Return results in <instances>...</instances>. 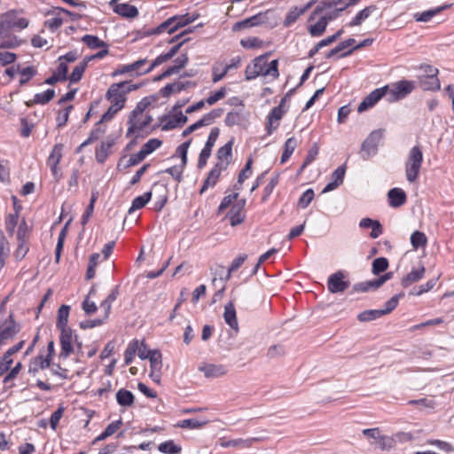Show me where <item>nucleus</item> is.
Wrapping results in <instances>:
<instances>
[{
  "instance_id": "1",
  "label": "nucleus",
  "mask_w": 454,
  "mask_h": 454,
  "mask_svg": "<svg viewBox=\"0 0 454 454\" xmlns=\"http://www.w3.org/2000/svg\"><path fill=\"white\" fill-rule=\"evenodd\" d=\"M278 64L277 59L268 63V55L259 56L251 64L247 66L245 71L246 80L250 81L261 75L277 78L279 74Z\"/></svg>"
},
{
  "instance_id": "2",
  "label": "nucleus",
  "mask_w": 454,
  "mask_h": 454,
  "mask_svg": "<svg viewBox=\"0 0 454 454\" xmlns=\"http://www.w3.org/2000/svg\"><path fill=\"white\" fill-rule=\"evenodd\" d=\"M22 10H10L0 15V34L3 35H7L12 29L21 30L27 27L28 20L20 17L22 14Z\"/></svg>"
},
{
  "instance_id": "3",
  "label": "nucleus",
  "mask_w": 454,
  "mask_h": 454,
  "mask_svg": "<svg viewBox=\"0 0 454 454\" xmlns=\"http://www.w3.org/2000/svg\"><path fill=\"white\" fill-rule=\"evenodd\" d=\"M423 162V153L419 146H413L405 162V177L409 183L417 181Z\"/></svg>"
},
{
  "instance_id": "4",
  "label": "nucleus",
  "mask_w": 454,
  "mask_h": 454,
  "mask_svg": "<svg viewBox=\"0 0 454 454\" xmlns=\"http://www.w3.org/2000/svg\"><path fill=\"white\" fill-rule=\"evenodd\" d=\"M415 89L413 81L402 80L393 83L387 91L388 101L394 102L404 98Z\"/></svg>"
},
{
  "instance_id": "5",
  "label": "nucleus",
  "mask_w": 454,
  "mask_h": 454,
  "mask_svg": "<svg viewBox=\"0 0 454 454\" xmlns=\"http://www.w3.org/2000/svg\"><path fill=\"white\" fill-rule=\"evenodd\" d=\"M129 86L126 91H130L137 89L136 85H129L128 82L115 83L110 86L106 92V98L111 102L114 107L121 110L124 107L125 104V91L121 90V87Z\"/></svg>"
},
{
  "instance_id": "6",
  "label": "nucleus",
  "mask_w": 454,
  "mask_h": 454,
  "mask_svg": "<svg viewBox=\"0 0 454 454\" xmlns=\"http://www.w3.org/2000/svg\"><path fill=\"white\" fill-rule=\"evenodd\" d=\"M382 137L381 130L372 131L363 142L360 151V156L363 160H368L374 156L378 152V145Z\"/></svg>"
},
{
  "instance_id": "7",
  "label": "nucleus",
  "mask_w": 454,
  "mask_h": 454,
  "mask_svg": "<svg viewBox=\"0 0 454 454\" xmlns=\"http://www.w3.org/2000/svg\"><path fill=\"white\" fill-rule=\"evenodd\" d=\"M60 346L61 350L59 356L66 359L74 350L73 344L75 342L78 346L81 343L78 342V338L73 333L70 328L60 329Z\"/></svg>"
},
{
  "instance_id": "8",
  "label": "nucleus",
  "mask_w": 454,
  "mask_h": 454,
  "mask_svg": "<svg viewBox=\"0 0 454 454\" xmlns=\"http://www.w3.org/2000/svg\"><path fill=\"white\" fill-rule=\"evenodd\" d=\"M20 332V325L13 320L10 315L3 324L0 325V341L5 345L10 340Z\"/></svg>"
},
{
  "instance_id": "9",
  "label": "nucleus",
  "mask_w": 454,
  "mask_h": 454,
  "mask_svg": "<svg viewBox=\"0 0 454 454\" xmlns=\"http://www.w3.org/2000/svg\"><path fill=\"white\" fill-rule=\"evenodd\" d=\"M221 114H222V110L221 109H214V110H212L211 112H209L207 114H205L201 119L197 121L195 123H193V124L190 125L189 127H187L183 131L182 136L183 137H187L188 135H190L193 131L197 130L198 129H200L201 127H204V126L210 125L211 123L214 122V121L216 118L220 117Z\"/></svg>"
},
{
  "instance_id": "10",
  "label": "nucleus",
  "mask_w": 454,
  "mask_h": 454,
  "mask_svg": "<svg viewBox=\"0 0 454 454\" xmlns=\"http://www.w3.org/2000/svg\"><path fill=\"white\" fill-rule=\"evenodd\" d=\"M328 290L332 294L343 293L350 286V283L345 280V275L342 271L332 274L327 281Z\"/></svg>"
},
{
  "instance_id": "11",
  "label": "nucleus",
  "mask_w": 454,
  "mask_h": 454,
  "mask_svg": "<svg viewBox=\"0 0 454 454\" xmlns=\"http://www.w3.org/2000/svg\"><path fill=\"white\" fill-rule=\"evenodd\" d=\"M388 90V86H384L382 88L376 89L372 90L365 98L359 104L357 107V111L359 113H363L367 109L372 107L376 103H378L385 95H387V91Z\"/></svg>"
},
{
  "instance_id": "12",
  "label": "nucleus",
  "mask_w": 454,
  "mask_h": 454,
  "mask_svg": "<svg viewBox=\"0 0 454 454\" xmlns=\"http://www.w3.org/2000/svg\"><path fill=\"white\" fill-rule=\"evenodd\" d=\"M188 121L186 115H184L182 112H177L175 114L165 116L161 120V129L162 130L168 131L174 129L176 128L181 127L185 124Z\"/></svg>"
},
{
  "instance_id": "13",
  "label": "nucleus",
  "mask_w": 454,
  "mask_h": 454,
  "mask_svg": "<svg viewBox=\"0 0 454 454\" xmlns=\"http://www.w3.org/2000/svg\"><path fill=\"white\" fill-rule=\"evenodd\" d=\"M245 205L246 200L242 199L238 200L231 208L228 213V218L230 219V223L231 226H236L241 223L245 219Z\"/></svg>"
},
{
  "instance_id": "14",
  "label": "nucleus",
  "mask_w": 454,
  "mask_h": 454,
  "mask_svg": "<svg viewBox=\"0 0 454 454\" xmlns=\"http://www.w3.org/2000/svg\"><path fill=\"white\" fill-rule=\"evenodd\" d=\"M225 169H227L225 163H216L208 173V176L204 181L200 193L202 194L207 189L214 187L216 184L221 173Z\"/></svg>"
},
{
  "instance_id": "15",
  "label": "nucleus",
  "mask_w": 454,
  "mask_h": 454,
  "mask_svg": "<svg viewBox=\"0 0 454 454\" xmlns=\"http://www.w3.org/2000/svg\"><path fill=\"white\" fill-rule=\"evenodd\" d=\"M188 39L184 38L182 42L177 43L176 45L173 46L167 53L161 54L158 56L153 62H151L147 69L145 72H151L156 67L163 64L164 62L169 60L172 59L179 51L180 47L187 41Z\"/></svg>"
},
{
  "instance_id": "16",
  "label": "nucleus",
  "mask_w": 454,
  "mask_h": 454,
  "mask_svg": "<svg viewBox=\"0 0 454 454\" xmlns=\"http://www.w3.org/2000/svg\"><path fill=\"white\" fill-rule=\"evenodd\" d=\"M346 173L345 165L337 168L331 176V182L325 185L322 192L326 193L332 192L342 184Z\"/></svg>"
},
{
  "instance_id": "17",
  "label": "nucleus",
  "mask_w": 454,
  "mask_h": 454,
  "mask_svg": "<svg viewBox=\"0 0 454 454\" xmlns=\"http://www.w3.org/2000/svg\"><path fill=\"white\" fill-rule=\"evenodd\" d=\"M265 21V15L262 12L254 15L252 17H249L247 19H245L243 20L236 22L233 27V31H240L248 27H255L258 25H261L264 23Z\"/></svg>"
},
{
  "instance_id": "18",
  "label": "nucleus",
  "mask_w": 454,
  "mask_h": 454,
  "mask_svg": "<svg viewBox=\"0 0 454 454\" xmlns=\"http://www.w3.org/2000/svg\"><path fill=\"white\" fill-rule=\"evenodd\" d=\"M195 83L190 81H176L173 83H168L160 90V94L164 98H168L172 93H177L185 90L190 87H194Z\"/></svg>"
},
{
  "instance_id": "19",
  "label": "nucleus",
  "mask_w": 454,
  "mask_h": 454,
  "mask_svg": "<svg viewBox=\"0 0 454 454\" xmlns=\"http://www.w3.org/2000/svg\"><path fill=\"white\" fill-rule=\"evenodd\" d=\"M199 371L203 372L207 378H218L227 372V369L223 364H204L199 367Z\"/></svg>"
},
{
  "instance_id": "20",
  "label": "nucleus",
  "mask_w": 454,
  "mask_h": 454,
  "mask_svg": "<svg viewBox=\"0 0 454 454\" xmlns=\"http://www.w3.org/2000/svg\"><path fill=\"white\" fill-rule=\"evenodd\" d=\"M223 318L225 323L235 332L238 333L239 322L237 318L236 309L232 301L228 302L224 306Z\"/></svg>"
},
{
  "instance_id": "21",
  "label": "nucleus",
  "mask_w": 454,
  "mask_h": 454,
  "mask_svg": "<svg viewBox=\"0 0 454 454\" xmlns=\"http://www.w3.org/2000/svg\"><path fill=\"white\" fill-rule=\"evenodd\" d=\"M359 227L363 229L371 228L372 231L370 233V237L372 239H377L383 232V228L381 223L378 220H373L372 218H363L359 222Z\"/></svg>"
},
{
  "instance_id": "22",
  "label": "nucleus",
  "mask_w": 454,
  "mask_h": 454,
  "mask_svg": "<svg viewBox=\"0 0 454 454\" xmlns=\"http://www.w3.org/2000/svg\"><path fill=\"white\" fill-rule=\"evenodd\" d=\"M388 203L392 207H399L406 201V194L400 188H392L387 192Z\"/></svg>"
},
{
  "instance_id": "23",
  "label": "nucleus",
  "mask_w": 454,
  "mask_h": 454,
  "mask_svg": "<svg viewBox=\"0 0 454 454\" xmlns=\"http://www.w3.org/2000/svg\"><path fill=\"white\" fill-rule=\"evenodd\" d=\"M51 365V358L43 355L35 356L29 364L28 372L35 375L40 370L46 369Z\"/></svg>"
},
{
  "instance_id": "24",
  "label": "nucleus",
  "mask_w": 454,
  "mask_h": 454,
  "mask_svg": "<svg viewBox=\"0 0 454 454\" xmlns=\"http://www.w3.org/2000/svg\"><path fill=\"white\" fill-rule=\"evenodd\" d=\"M283 114L284 111L280 106H276L270 111L267 123L268 134L270 135L278 128V121L282 118Z\"/></svg>"
},
{
  "instance_id": "25",
  "label": "nucleus",
  "mask_w": 454,
  "mask_h": 454,
  "mask_svg": "<svg viewBox=\"0 0 454 454\" xmlns=\"http://www.w3.org/2000/svg\"><path fill=\"white\" fill-rule=\"evenodd\" d=\"M451 4H443L441 6H438L436 8L424 11L422 12H418L414 14V19L416 21L419 22H427L429 21L433 17H434L436 14L440 13L442 11L448 9L450 7Z\"/></svg>"
},
{
  "instance_id": "26",
  "label": "nucleus",
  "mask_w": 454,
  "mask_h": 454,
  "mask_svg": "<svg viewBox=\"0 0 454 454\" xmlns=\"http://www.w3.org/2000/svg\"><path fill=\"white\" fill-rule=\"evenodd\" d=\"M113 9L114 12L126 18H135L138 14L137 9L129 4H115Z\"/></svg>"
},
{
  "instance_id": "27",
  "label": "nucleus",
  "mask_w": 454,
  "mask_h": 454,
  "mask_svg": "<svg viewBox=\"0 0 454 454\" xmlns=\"http://www.w3.org/2000/svg\"><path fill=\"white\" fill-rule=\"evenodd\" d=\"M425 271L426 270L424 266H421L418 269H412L410 273H408L405 277L403 278L402 285L404 287H407L411 284L418 282L424 277Z\"/></svg>"
},
{
  "instance_id": "28",
  "label": "nucleus",
  "mask_w": 454,
  "mask_h": 454,
  "mask_svg": "<svg viewBox=\"0 0 454 454\" xmlns=\"http://www.w3.org/2000/svg\"><path fill=\"white\" fill-rule=\"evenodd\" d=\"M232 140L226 143L223 146L220 147L217 151V160L216 163H225L226 168H228L231 158V151H232Z\"/></svg>"
},
{
  "instance_id": "29",
  "label": "nucleus",
  "mask_w": 454,
  "mask_h": 454,
  "mask_svg": "<svg viewBox=\"0 0 454 454\" xmlns=\"http://www.w3.org/2000/svg\"><path fill=\"white\" fill-rule=\"evenodd\" d=\"M375 10H376V7L374 5H370V6L364 8L348 23V26L356 27V26L361 25L363 23V21H364L366 19H368Z\"/></svg>"
},
{
  "instance_id": "30",
  "label": "nucleus",
  "mask_w": 454,
  "mask_h": 454,
  "mask_svg": "<svg viewBox=\"0 0 454 454\" xmlns=\"http://www.w3.org/2000/svg\"><path fill=\"white\" fill-rule=\"evenodd\" d=\"M116 401L121 406L129 407L134 403V395L130 391L121 388L116 393Z\"/></svg>"
},
{
  "instance_id": "31",
  "label": "nucleus",
  "mask_w": 454,
  "mask_h": 454,
  "mask_svg": "<svg viewBox=\"0 0 454 454\" xmlns=\"http://www.w3.org/2000/svg\"><path fill=\"white\" fill-rule=\"evenodd\" d=\"M151 198H152L151 192H145L143 195L136 197L132 200V204L129 209V213L131 214L132 212L144 207L149 202Z\"/></svg>"
},
{
  "instance_id": "32",
  "label": "nucleus",
  "mask_w": 454,
  "mask_h": 454,
  "mask_svg": "<svg viewBox=\"0 0 454 454\" xmlns=\"http://www.w3.org/2000/svg\"><path fill=\"white\" fill-rule=\"evenodd\" d=\"M70 307L68 305H61L58 310V320L57 327L60 329L68 328V317H69Z\"/></svg>"
},
{
  "instance_id": "33",
  "label": "nucleus",
  "mask_w": 454,
  "mask_h": 454,
  "mask_svg": "<svg viewBox=\"0 0 454 454\" xmlns=\"http://www.w3.org/2000/svg\"><path fill=\"white\" fill-rule=\"evenodd\" d=\"M419 83L425 90H436L440 89V82L437 76H421L419 77Z\"/></svg>"
},
{
  "instance_id": "34",
  "label": "nucleus",
  "mask_w": 454,
  "mask_h": 454,
  "mask_svg": "<svg viewBox=\"0 0 454 454\" xmlns=\"http://www.w3.org/2000/svg\"><path fill=\"white\" fill-rule=\"evenodd\" d=\"M10 246L4 232L0 230V270L5 264V259L9 256Z\"/></svg>"
},
{
  "instance_id": "35",
  "label": "nucleus",
  "mask_w": 454,
  "mask_h": 454,
  "mask_svg": "<svg viewBox=\"0 0 454 454\" xmlns=\"http://www.w3.org/2000/svg\"><path fill=\"white\" fill-rule=\"evenodd\" d=\"M340 4L339 0H325L322 1L314 10V12L311 13L309 20H312L315 18L317 14H319L326 10H333Z\"/></svg>"
},
{
  "instance_id": "36",
  "label": "nucleus",
  "mask_w": 454,
  "mask_h": 454,
  "mask_svg": "<svg viewBox=\"0 0 454 454\" xmlns=\"http://www.w3.org/2000/svg\"><path fill=\"white\" fill-rule=\"evenodd\" d=\"M0 48L4 49H13L21 43V41L16 35H11V32L4 36H0Z\"/></svg>"
},
{
  "instance_id": "37",
  "label": "nucleus",
  "mask_w": 454,
  "mask_h": 454,
  "mask_svg": "<svg viewBox=\"0 0 454 454\" xmlns=\"http://www.w3.org/2000/svg\"><path fill=\"white\" fill-rule=\"evenodd\" d=\"M82 42L90 49L106 48V43L100 40L98 36L92 35H85L82 37Z\"/></svg>"
},
{
  "instance_id": "38",
  "label": "nucleus",
  "mask_w": 454,
  "mask_h": 454,
  "mask_svg": "<svg viewBox=\"0 0 454 454\" xmlns=\"http://www.w3.org/2000/svg\"><path fill=\"white\" fill-rule=\"evenodd\" d=\"M60 12H66V13H68L67 11H66L65 9H62V8H59L56 10V14L48 19L45 22H44V25L49 28L51 29V31H54L55 29H57L58 27H59L62 24H63V20L62 18L59 17V13Z\"/></svg>"
},
{
  "instance_id": "39",
  "label": "nucleus",
  "mask_w": 454,
  "mask_h": 454,
  "mask_svg": "<svg viewBox=\"0 0 454 454\" xmlns=\"http://www.w3.org/2000/svg\"><path fill=\"white\" fill-rule=\"evenodd\" d=\"M257 441L256 438L248 439H235L226 442L223 446L225 447H236L239 450L247 449L252 446L253 442Z\"/></svg>"
},
{
  "instance_id": "40",
  "label": "nucleus",
  "mask_w": 454,
  "mask_h": 454,
  "mask_svg": "<svg viewBox=\"0 0 454 454\" xmlns=\"http://www.w3.org/2000/svg\"><path fill=\"white\" fill-rule=\"evenodd\" d=\"M327 25L325 20L321 17L317 23L309 27V32L313 37L320 36L325 33Z\"/></svg>"
},
{
  "instance_id": "41",
  "label": "nucleus",
  "mask_w": 454,
  "mask_h": 454,
  "mask_svg": "<svg viewBox=\"0 0 454 454\" xmlns=\"http://www.w3.org/2000/svg\"><path fill=\"white\" fill-rule=\"evenodd\" d=\"M87 65L88 60H82L74 68L72 74L69 76V81L71 83H76L82 79Z\"/></svg>"
},
{
  "instance_id": "42",
  "label": "nucleus",
  "mask_w": 454,
  "mask_h": 454,
  "mask_svg": "<svg viewBox=\"0 0 454 454\" xmlns=\"http://www.w3.org/2000/svg\"><path fill=\"white\" fill-rule=\"evenodd\" d=\"M383 316V313L381 309H370V310H364L358 314L357 319L360 322H369L372 320H375L377 318H380Z\"/></svg>"
},
{
  "instance_id": "43",
  "label": "nucleus",
  "mask_w": 454,
  "mask_h": 454,
  "mask_svg": "<svg viewBox=\"0 0 454 454\" xmlns=\"http://www.w3.org/2000/svg\"><path fill=\"white\" fill-rule=\"evenodd\" d=\"M150 361L151 371L161 372L162 359L161 353L157 349H153L151 356L147 358Z\"/></svg>"
},
{
  "instance_id": "44",
  "label": "nucleus",
  "mask_w": 454,
  "mask_h": 454,
  "mask_svg": "<svg viewBox=\"0 0 454 454\" xmlns=\"http://www.w3.org/2000/svg\"><path fill=\"white\" fill-rule=\"evenodd\" d=\"M138 347V340H134L130 341L124 352V361L125 364L129 365L132 363L135 355L137 354V349Z\"/></svg>"
},
{
  "instance_id": "45",
  "label": "nucleus",
  "mask_w": 454,
  "mask_h": 454,
  "mask_svg": "<svg viewBox=\"0 0 454 454\" xmlns=\"http://www.w3.org/2000/svg\"><path fill=\"white\" fill-rule=\"evenodd\" d=\"M158 450L164 454H177L181 451V447L173 441H167L160 443Z\"/></svg>"
},
{
  "instance_id": "46",
  "label": "nucleus",
  "mask_w": 454,
  "mask_h": 454,
  "mask_svg": "<svg viewBox=\"0 0 454 454\" xmlns=\"http://www.w3.org/2000/svg\"><path fill=\"white\" fill-rule=\"evenodd\" d=\"M63 145L62 144H57L54 145L52 151L51 152L48 160L47 164H58L59 163L61 158H62V151H63Z\"/></svg>"
},
{
  "instance_id": "47",
  "label": "nucleus",
  "mask_w": 454,
  "mask_h": 454,
  "mask_svg": "<svg viewBox=\"0 0 454 454\" xmlns=\"http://www.w3.org/2000/svg\"><path fill=\"white\" fill-rule=\"evenodd\" d=\"M55 96L54 90L48 89L44 92L36 93L34 97L33 102L35 104L44 105L51 101Z\"/></svg>"
},
{
  "instance_id": "48",
  "label": "nucleus",
  "mask_w": 454,
  "mask_h": 454,
  "mask_svg": "<svg viewBox=\"0 0 454 454\" xmlns=\"http://www.w3.org/2000/svg\"><path fill=\"white\" fill-rule=\"evenodd\" d=\"M112 142H102L96 150V160L103 163L108 156V151L112 146Z\"/></svg>"
},
{
  "instance_id": "49",
  "label": "nucleus",
  "mask_w": 454,
  "mask_h": 454,
  "mask_svg": "<svg viewBox=\"0 0 454 454\" xmlns=\"http://www.w3.org/2000/svg\"><path fill=\"white\" fill-rule=\"evenodd\" d=\"M388 267V261L385 257L376 258L372 262V271L374 275H379L381 272H384Z\"/></svg>"
},
{
  "instance_id": "50",
  "label": "nucleus",
  "mask_w": 454,
  "mask_h": 454,
  "mask_svg": "<svg viewBox=\"0 0 454 454\" xmlns=\"http://www.w3.org/2000/svg\"><path fill=\"white\" fill-rule=\"evenodd\" d=\"M162 142L157 138L149 139L140 149L145 156L149 155L161 145Z\"/></svg>"
},
{
  "instance_id": "51",
  "label": "nucleus",
  "mask_w": 454,
  "mask_h": 454,
  "mask_svg": "<svg viewBox=\"0 0 454 454\" xmlns=\"http://www.w3.org/2000/svg\"><path fill=\"white\" fill-rule=\"evenodd\" d=\"M411 243L414 249L424 247L427 244V237L423 232L414 231L411 236Z\"/></svg>"
},
{
  "instance_id": "52",
  "label": "nucleus",
  "mask_w": 454,
  "mask_h": 454,
  "mask_svg": "<svg viewBox=\"0 0 454 454\" xmlns=\"http://www.w3.org/2000/svg\"><path fill=\"white\" fill-rule=\"evenodd\" d=\"M146 107V104L144 102H139L136 108L133 110L131 116L129 117V123L132 125V127H137V118L142 116L143 112Z\"/></svg>"
},
{
  "instance_id": "53",
  "label": "nucleus",
  "mask_w": 454,
  "mask_h": 454,
  "mask_svg": "<svg viewBox=\"0 0 454 454\" xmlns=\"http://www.w3.org/2000/svg\"><path fill=\"white\" fill-rule=\"evenodd\" d=\"M304 13V9H300L298 7H294L287 13L284 25L286 27L291 26L293 23H294L297 19L301 16Z\"/></svg>"
},
{
  "instance_id": "54",
  "label": "nucleus",
  "mask_w": 454,
  "mask_h": 454,
  "mask_svg": "<svg viewBox=\"0 0 454 454\" xmlns=\"http://www.w3.org/2000/svg\"><path fill=\"white\" fill-rule=\"evenodd\" d=\"M172 22L175 25V31L178 28L186 26L187 24L195 20V18L189 17L188 14L180 15V16H173L171 17Z\"/></svg>"
},
{
  "instance_id": "55",
  "label": "nucleus",
  "mask_w": 454,
  "mask_h": 454,
  "mask_svg": "<svg viewBox=\"0 0 454 454\" xmlns=\"http://www.w3.org/2000/svg\"><path fill=\"white\" fill-rule=\"evenodd\" d=\"M247 254H241V255H239V256L236 257V258L232 261V262H231V264L230 268H229V269H228V270H227V274H226V277H225V278H224L225 280L230 279L231 273H232V272H234V271H236L238 269H239V267H240V266L244 263V262L247 260Z\"/></svg>"
},
{
  "instance_id": "56",
  "label": "nucleus",
  "mask_w": 454,
  "mask_h": 454,
  "mask_svg": "<svg viewBox=\"0 0 454 454\" xmlns=\"http://www.w3.org/2000/svg\"><path fill=\"white\" fill-rule=\"evenodd\" d=\"M206 423V421H200L196 419H188L180 421L178 426L182 428L196 429L202 427Z\"/></svg>"
},
{
  "instance_id": "57",
  "label": "nucleus",
  "mask_w": 454,
  "mask_h": 454,
  "mask_svg": "<svg viewBox=\"0 0 454 454\" xmlns=\"http://www.w3.org/2000/svg\"><path fill=\"white\" fill-rule=\"evenodd\" d=\"M163 32H167L168 34H172L175 32V25L172 22L171 17L167 20L160 24L154 30V34H160Z\"/></svg>"
},
{
  "instance_id": "58",
  "label": "nucleus",
  "mask_w": 454,
  "mask_h": 454,
  "mask_svg": "<svg viewBox=\"0 0 454 454\" xmlns=\"http://www.w3.org/2000/svg\"><path fill=\"white\" fill-rule=\"evenodd\" d=\"M190 145H191V140L186 141V142L181 144L176 148V151L175 156H178L181 158L183 167H184L187 163V153H188Z\"/></svg>"
},
{
  "instance_id": "59",
  "label": "nucleus",
  "mask_w": 454,
  "mask_h": 454,
  "mask_svg": "<svg viewBox=\"0 0 454 454\" xmlns=\"http://www.w3.org/2000/svg\"><path fill=\"white\" fill-rule=\"evenodd\" d=\"M20 74L21 78L20 80V84H26L33 76L36 74V70L32 67H27L23 69H20Z\"/></svg>"
},
{
  "instance_id": "60",
  "label": "nucleus",
  "mask_w": 454,
  "mask_h": 454,
  "mask_svg": "<svg viewBox=\"0 0 454 454\" xmlns=\"http://www.w3.org/2000/svg\"><path fill=\"white\" fill-rule=\"evenodd\" d=\"M18 212H16L15 214H11L7 216L5 229L10 235H12L14 233L15 228L18 224Z\"/></svg>"
},
{
  "instance_id": "61",
  "label": "nucleus",
  "mask_w": 454,
  "mask_h": 454,
  "mask_svg": "<svg viewBox=\"0 0 454 454\" xmlns=\"http://www.w3.org/2000/svg\"><path fill=\"white\" fill-rule=\"evenodd\" d=\"M220 134V130L218 128H213L208 135L207 140L204 145V149L212 152V148L214 147L218 137Z\"/></svg>"
},
{
  "instance_id": "62",
  "label": "nucleus",
  "mask_w": 454,
  "mask_h": 454,
  "mask_svg": "<svg viewBox=\"0 0 454 454\" xmlns=\"http://www.w3.org/2000/svg\"><path fill=\"white\" fill-rule=\"evenodd\" d=\"M314 198V191L312 189L306 190L299 200V206L301 208H306Z\"/></svg>"
},
{
  "instance_id": "63",
  "label": "nucleus",
  "mask_w": 454,
  "mask_h": 454,
  "mask_svg": "<svg viewBox=\"0 0 454 454\" xmlns=\"http://www.w3.org/2000/svg\"><path fill=\"white\" fill-rule=\"evenodd\" d=\"M402 295V294H395L386 302L385 308L381 309L383 316L390 313L394 309L396 308L399 302V299Z\"/></svg>"
},
{
  "instance_id": "64",
  "label": "nucleus",
  "mask_w": 454,
  "mask_h": 454,
  "mask_svg": "<svg viewBox=\"0 0 454 454\" xmlns=\"http://www.w3.org/2000/svg\"><path fill=\"white\" fill-rule=\"evenodd\" d=\"M240 44L247 49L259 48L262 45V41L257 37H248L242 39Z\"/></svg>"
}]
</instances>
